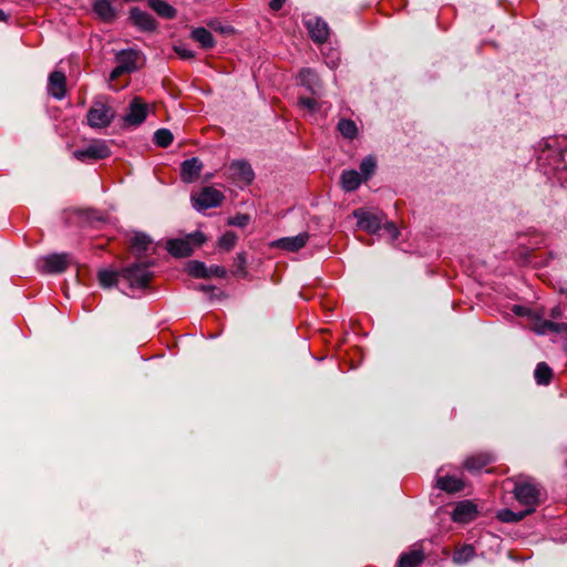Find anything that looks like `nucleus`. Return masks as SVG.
<instances>
[{
  "instance_id": "obj_1",
  "label": "nucleus",
  "mask_w": 567,
  "mask_h": 567,
  "mask_svg": "<svg viewBox=\"0 0 567 567\" xmlns=\"http://www.w3.org/2000/svg\"><path fill=\"white\" fill-rule=\"evenodd\" d=\"M538 164L546 175L556 176L563 184L567 183V140H548L539 152Z\"/></svg>"
},
{
  "instance_id": "obj_2",
  "label": "nucleus",
  "mask_w": 567,
  "mask_h": 567,
  "mask_svg": "<svg viewBox=\"0 0 567 567\" xmlns=\"http://www.w3.org/2000/svg\"><path fill=\"white\" fill-rule=\"evenodd\" d=\"M151 264L136 262L121 269V278L124 279L131 288H146L152 279Z\"/></svg>"
},
{
  "instance_id": "obj_3",
  "label": "nucleus",
  "mask_w": 567,
  "mask_h": 567,
  "mask_svg": "<svg viewBox=\"0 0 567 567\" xmlns=\"http://www.w3.org/2000/svg\"><path fill=\"white\" fill-rule=\"evenodd\" d=\"M114 117L113 109L102 101H94L86 115L89 126L99 130L110 126Z\"/></svg>"
},
{
  "instance_id": "obj_4",
  "label": "nucleus",
  "mask_w": 567,
  "mask_h": 567,
  "mask_svg": "<svg viewBox=\"0 0 567 567\" xmlns=\"http://www.w3.org/2000/svg\"><path fill=\"white\" fill-rule=\"evenodd\" d=\"M204 241L205 236L200 231H196L186 238L168 240L166 249L174 257H187L193 252L195 246H199Z\"/></svg>"
},
{
  "instance_id": "obj_5",
  "label": "nucleus",
  "mask_w": 567,
  "mask_h": 567,
  "mask_svg": "<svg viewBox=\"0 0 567 567\" xmlns=\"http://www.w3.org/2000/svg\"><path fill=\"white\" fill-rule=\"evenodd\" d=\"M141 54L133 49L122 50L116 53V66L111 72V80H115L125 73H132L138 69Z\"/></svg>"
},
{
  "instance_id": "obj_6",
  "label": "nucleus",
  "mask_w": 567,
  "mask_h": 567,
  "mask_svg": "<svg viewBox=\"0 0 567 567\" xmlns=\"http://www.w3.org/2000/svg\"><path fill=\"white\" fill-rule=\"evenodd\" d=\"M514 493L518 503L526 507L525 511L528 514L533 513L539 504L540 491L530 482L516 484Z\"/></svg>"
},
{
  "instance_id": "obj_7",
  "label": "nucleus",
  "mask_w": 567,
  "mask_h": 567,
  "mask_svg": "<svg viewBox=\"0 0 567 567\" xmlns=\"http://www.w3.org/2000/svg\"><path fill=\"white\" fill-rule=\"evenodd\" d=\"M223 199V193L212 186H206L192 195L193 206L199 212L219 206Z\"/></svg>"
},
{
  "instance_id": "obj_8",
  "label": "nucleus",
  "mask_w": 567,
  "mask_h": 567,
  "mask_svg": "<svg viewBox=\"0 0 567 567\" xmlns=\"http://www.w3.org/2000/svg\"><path fill=\"white\" fill-rule=\"evenodd\" d=\"M72 262L69 254H52L38 260L37 267L43 274L63 272Z\"/></svg>"
},
{
  "instance_id": "obj_9",
  "label": "nucleus",
  "mask_w": 567,
  "mask_h": 567,
  "mask_svg": "<svg viewBox=\"0 0 567 567\" xmlns=\"http://www.w3.org/2000/svg\"><path fill=\"white\" fill-rule=\"evenodd\" d=\"M110 155V147L103 140H95L86 147L73 152V156L81 162L86 159H104Z\"/></svg>"
},
{
  "instance_id": "obj_10",
  "label": "nucleus",
  "mask_w": 567,
  "mask_h": 567,
  "mask_svg": "<svg viewBox=\"0 0 567 567\" xmlns=\"http://www.w3.org/2000/svg\"><path fill=\"white\" fill-rule=\"evenodd\" d=\"M148 114V105L138 96H135L128 105L127 113L123 116V122L127 126L141 125Z\"/></svg>"
},
{
  "instance_id": "obj_11",
  "label": "nucleus",
  "mask_w": 567,
  "mask_h": 567,
  "mask_svg": "<svg viewBox=\"0 0 567 567\" xmlns=\"http://www.w3.org/2000/svg\"><path fill=\"white\" fill-rule=\"evenodd\" d=\"M305 25L309 32L310 38L316 43H323L329 37L328 23L319 17L307 16L305 17Z\"/></svg>"
},
{
  "instance_id": "obj_12",
  "label": "nucleus",
  "mask_w": 567,
  "mask_h": 567,
  "mask_svg": "<svg viewBox=\"0 0 567 567\" xmlns=\"http://www.w3.org/2000/svg\"><path fill=\"white\" fill-rule=\"evenodd\" d=\"M435 486L446 493H456L464 488V482L456 475L443 474V467L437 471Z\"/></svg>"
},
{
  "instance_id": "obj_13",
  "label": "nucleus",
  "mask_w": 567,
  "mask_h": 567,
  "mask_svg": "<svg viewBox=\"0 0 567 567\" xmlns=\"http://www.w3.org/2000/svg\"><path fill=\"white\" fill-rule=\"evenodd\" d=\"M229 174L234 179L246 184L251 183L255 176L250 164L243 159L234 161L230 163Z\"/></svg>"
},
{
  "instance_id": "obj_14",
  "label": "nucleus",
  "mask_w": 567,
  "mask_h": 567,
  "mask_svg": "<svg viewBox=\"0 0 567 567\" xmlns=\"http://www.w3.org/2000/svg\"><path fill=\"white\" fill-rule=\"evenodd\" d=\"M299 83L316 96H320L322 94L321 81L318 74L311 69H303L300 71Z\"/></svg>"
},
{
  "instance_id": "obj_15",
  "label": "nucleus",
  "mask_w": 567,
  "mask_h": 567,
  "mask_svg": "<svg viewBox=\"0 0 567 567\" xmlns=\"http://www.w3.org/2000/svg\"><path fill=\"white\" fill-rule=\"evenodd\" d=\"M354 217L358 219L359 227L369 233L373 234L381 229L382 219L375 214L359 209L354 212Z\"/></svg>"
},
{
  "instance_id": "obj_16",
  "label": "nucleus",
  "mask_w": 567,
  "mask_h": 567,
  "mask_svg": "<svg viewBox=\"0 0 567 567\" xmlns=\"http://www.w3.org/2000/svg\"><path fill=\"white\" fill-rule=\"evenodd\" d=\"M477 515L476 505L471 501H462L455 506L452 519L456 523H468Z\"/></svg>"
},
{
  "instance_id": "obj_17",
  "label": "nucleus",
  "mask_w": 567,
  "mask_h": 567,
  "mask_svg": "<svg viewBox=\"0 0 567 567\" xmlns=\"http://www.w3.org/2000/svg\"><path fill=\"white\" fill-rule=\"evenodd\" d=\"M309 234L308 233H300L296 236L291 237H282L275 241V246L277 248L287 250V251H298L301 248L306 246V244L309 240Z\"/></svg>"
},
{
  "instance_id": "obj_18",
  "label": "nucleus",
  "mask_w": 567,
  "mask_h": 567,
  "mask_svg": "<svg viewBox=\"0 0 567 567\" xmlns=\"http://www.w3.org/2000/svg\"><path fill=\"white\" fill-rule=\"evenodd\" d=\"M203 163L197 157L185 159L181 166V176L183 182L193 183L200 174Z\"/></svg>"
},
{
  "instance_id": "obj_19",
  "label": "nucleus",
  "mask_w": 567,
  "mask_h": 567,
  "mask_svg": "<svg viewBox=\"0 0 567 567\" xmlns=\"http://www.w3.org/2000/svg\"><path fill=\"white\" fill-rule=\"evenodd\" d=\"M48 91L53 97L58 100H61L65 96L64 73L54 71L49 75Z\"/></svg>"
},
{
  "instance_id": "obj_20",
  "label": "nucleus",
  "mask_w": 567,
  "mask_h": 567,
  "mask_svg": "<svg viewBox=\"0 0 567 567\" xmlns=\"http://www.w3.org/2000/svg\"><path fill=\"white\" fill-rule=\"evenodd\" d=\"M130 19L142 31H152L156 28V23L152 16L138 8H132Z\"/></svg>"
},
{
  "instance_id": "obj_21",
  "label": "nucleus",
  "mask_w": 567,
  "mask_h": 567,
  "mask_svg": "<svg viewBox=\"0 0 567 567\" xmlns=\"http://www.w3.org/2000/svg\"><path fill=\"white\" fill-rule=\"evenodd\" d=\"M93 11L104 22H112L117 16L116 9L112 6L110 0H95Z\"/></svg>"
},
{
  "instance_id": "obj_22",
  "label": "nucleus",
  "mask_w": 567,
  "mask_h": 567,
  "mask_svg": "<svg viewBox=\"0 0 567 567\" xmlns=\"http://www.w3.org/2000/svg\"><path fill=\"white\" fill-rule=\"evenodd\" d=\"M363 181L360 173L354 169L343 171L341 174V185L346 192L355 190Z\"/></svg>"
},
{
  "instance_id": "obj_23",
  "label": "nucleus",
  "mask_w": 567,
  "mask_h": 567,
  "mask_svg": "<svg viewBox=\"0 0 567 567\" xmlns=\"http://www.w3.org/2000/svg\"><path fill=\"white\" fill-rule=\"evenodd\" d=\"M424 554L420 549L403 553L398 561V567H417L422 564Z\"/></svg>"
},
{
  "instance_id": "obj_24",
  "label": "nucleus",
  "mask_w": 567,
  "mask_h": 567,
  "mask_svg": "<svg viewBox=\"0 0 567 567\" xmlns=\"http://www.w3.org/2000/svg\"><path fill=\"white\" fill-rule=\"evenodd\" d=\"M192 39L198 42L203 49H210L215 45L213 34L203 27L193 29Z\"/></svg>"
},
{
  "instance_id": "obj_25",
  "label": "nucleus",
  "mask_w": 567,
  "mask_h": 567,
  "mask_svg": "<svg viewBox=\"0 0 567 567\" xmlns=\"http://www.w3.org/2000/svg\"><path fill=\"white\" fill-rule=\"evenodd\" d=\"M564 324L565 323H557L549 320H537L533 326V330L537 334H547L549 332L561 333Z\"/></svg>"
},
{
  "instance_id": "obj_26",
  "label": "nucleus",
  "mask_w": 567,
  "mask_h": 567,
  "mask_svg": "<svg viewBox=\"0 0 567 567\" xmlns=\"http://www.w3.org/2000/svg\"><path fill=\"white\" fill-rule=\"evenodd\" d=\"M150 7L162 18L173 19L176 17V10L164 0H148Z\"/></svg>"
},
{
  "instance_id": "obj_27",
  "label": "nucleus",
  "mask_w": 567,
  "mask_h": 567,
  "mask_svg": "<svg viewBox=\"0 0 567 567\" xmlns=\"http://www.w3.org/2000/svg\"><path fill=\"white\" fill-rule=\"evenodd\" d=\"M152 245V239L150 236L143 233H136L131 238V247L135 254H142L150 249Z\"/></svg>"
},
{
  "instance_id": "obj_28",
  "label": "nucleus",
  "mask_w": 567,
  "mask_h": 567,
  "mask_svg": "<svg viewBox=\"0 0 567 567\" xmlns=\"http://www.w3.org/2000/svg\"><path fill=\"white\" fill-rule=\"evenodd\" d=\"M99 282L103 288H111L115 286L121 278V270L113 271L109 269L100 270L97 274Z\"/></svg>"
},
{
  "instance_id": "obj_29",
  "label": "nucleus",
  "mask_w": 567,
  "mask_h": 567,
  "mask_svg": "<svg viewBox=\"0 0 567 567\" xmlns=\"http://www.w3.org/2000/svg\"><path fill=\"white\" fill-rule=\"evenodd\" d=\"M491 461H492V458L489 455H486V454L475 455V456L468 457L465 461L464 466L468 471H480L484 466H486L488 463H491Z\"/></svg>"
},
{
  "instance_id": "obj_30",
  "label": "nucleus",
  "mask_w": 567,
  "mask_h": 567,
  "mask_svg": "<svg viewBox=\"0 0 567 567\" xmlns=\"http://www.w3.org/2000/svg\"><path fill=\"white\" fill-rule=\"evenodd\" d=\"M338 131L343 137L353 140L357 136L358 127L352 120L342 118L338 123Z\"/></svg>"
},
{
  "instance_id": "obj_31",
  "label": "nucleus",
  "mask_w": 567,
  "mask_h": 567,
  "mask_svg": "<svg viewBox=\"0 0 567 567\" xmlns=\"http://www.w3.org/2000/svg\"><path fill=\"white\" fill-rule=\"evenodd\" d=\"M187 271L195 278H208L212 276V269H208L204 262L190 261L187 265Z\"/></svg>"
},
{
  "instance_id": "obj_32",
  "label": "nucleus",
  "mask_w": 567,
  "mask_h": 567,
  "mask_svg": "<svg viewBox=\"0 0 567 567\" xmlns=\"http://www.w3.org/2000/svg\"><path fill=\"white\" fill-rule=\"evenodd\" d=\"M475 555V549L472 545H464L463 547L455 550L453 560L456 564H466Z\"/></svg>"
},
{
  "instance_id": "obj_33",
  "label": "nucleus",
  "mask_w": 567,
  "mask_h": 567,
  "mask_svg": "<svg viewBox=\"0 0 567 567\" xmlns=\"http://www.w3.org/2000/svg\"><path fill=\"white\" fill-rule=\"evenodd\" d=\"M534 375L538 384L545 385L549 383L553 372L551 369L545 362H540L536 365Z\"/></svg>"
},
{
  "instance_id": "obj_34",
  "label": "nucleus",
  "mask_w": 567,
  "mask_h": 567,
  "mask_svg": "<svg viewBox=\"0 0 567 567\" xmlns=\"http://www.w3.org/2000/svg\"><path fill=\"white\" fill-rule=\"evenodd\" d=\"M377 162L373 156H367L362 159L360 164V175L361 177L367 181L369 179L375 171Z\"/></svg>"
},
{
  "instance_id": "obj_35",
  "label": "nucleus",
  "mask_w": 567,
  "mask_h": 567,
  "mask_svg": "<svg viewBox=\"0 0 567 567\" xmlns=\"http://www.w3.org/2000/svg\"><path fill=\"white\" fill-rule=\"evenodd\" d=\"M528 513L526 511L513 512L511 509H502L497 514V518L504 523H516L522 520Z\"/></svg>"
},
{
  "instance_id": "obj_36",
  "label": "nucleus",
  "mask_w": 567,
  "mask_h": 567,
  "mask_svg": "<svg viewBox=\"0 0 567 567\" xmlns=\"http://www.w3.org/2000/svg\"><path fill=\"white\" fill-rule=\"evenodd\" d=\"M154 141L157 146L167 147L173 142V134L169 130L159 128L154 134Z\"/></svg>"
},
{
  "instance_id": "obj_37",
  "label": "nucleus",
  "mask_w": 567,
  "mask_h": 567,
  "mask_svg": "<svg viewBox=\"0 0 567 567\" xmlns=\"http://www.w3.org/2000/svg\"><path fill=\"white\" fill-rule=\"evenodd\" d=\"M246 264H247V259H246L245 252L237 254V256L235 258V267L236 268L234 270V275L238 276V277H246V275H247Z\"/></svg>"
},
{
  "instance_id": "obj_38",
  "label": "nucleus",
  "mask_w": 567,
  "mask_h": 567,
  "mask_svg": "<svg viewBox=\"0 0 567 567\" xmlns=\"http://www.w3.org/2000/svg\"><path fill=\"white\" fill-rule=\"evenodd\" d=\"M236 241H237V236L235 233L233 231H227L220 238H219V247L225 249V250H230L235 245H236Z\"/></svg>"
},
{
  "instance_id": "obj_39",
  "label": "nucleus",
  "mask_w": 567,
  "mask_h": 567,
  "mask_svg": "<svg viewBox=\"0 0 567 567\" xmlns=\"http://www.w3.org/2000/svg\"><path fill=\"white\" fill-rule=\"evenodd\" d=\"M298 104L305 110L310 112H315L319 110V102L315 97H305L301 96L298 99Z\"/></svg>"
},
{
  "instance_id": "obj_40",
  "label": "nucleus",
  "mask_w": 567,
  "mask_h": 567,
  "mask_svg": "<svg viewBox=\"0 0 567 567\" xmlns=\"http://www.w3.org/2000/svg\"><path fill=\"white\" fill-rule=\"evenodd\" d=\"M249 223V216L238 214L229 220V224L237 227H245Z\"/></svg>"
},
{
  "instance_id": "obj_41",
  "label": "nucleus",
  "mask_w": 567,
  "mask_h": 567,
  "mask_svg": "<svg viewBox=\"0 0 567 567\" xmlns=\"http://www.w3.org/2000/svg\"><path fill=\"white\" fill-rule=\"evenodd\" d=\"M175 52L183 59H193L194 58V52L184 47V45H177L175 47Z\"/></svg>"
},
{
  "instance_id": "obj_42",
  "label": "nucleus",
  "mask_w": 567,
  "mask_h": 567,
  "mask_svg": "<svg viewBox=\"0 0 567 567\" xmlns=\"http://www.w3.org/2000/svg\"><path fill=\"white\" fill-rule=\"evenodd\" d=\"M384 230L390 235L392 240H395L399 237V229L394 223H385Z\"/></svg>"
},
{
  "instance_id": "obj_43",
  "label": "nucleus",
  "mask_w": 567,
  "mask_h": 567,
  "mask_svg": "<svg viewBox=\"0 0 567 567\" xmlns=\"http://www.w3.org/2000/svg\"><path fill=\"white\" fill-rule=\"evenodd\" d=\"M209 269H212V276H217L220 278L226 276V270L220 266H213Z\"/></svg>"
},
{
  "instance_id": "obj_44",
  "label": "nucleus",
  "mask_w": 567,
  "mask_h": 567,
  "mask_svg": "<svg viewBox=\"0 0 567 567\" xmlns=\"http://www.w3.org/2000/svg\"><path fill=\"white\" fill-rule=\"evenodd\" d=\"M285 2H286V0H270L269 7L271 10L278 11L282 8Z\"/></svg>"
},
{
  "instance_id": "obj_45",
  "label": "nucleus",
  "mask_w": 567,
  "mask_h": 567,
  "mask_svg": "<svg viewBox=\"0 0 567 567\" xmlns=\"http://www.w3.org/2000/svg\"><path fill=\"white\" fill-rule=\"evenodd\" d=\"M513 312L517 316H526L528 313V309L523 306L515 305L513 307Z\"/></svg>"
},
{
  "instance_id": "obj_46",
  "label": "nucleus",
  "mask_w": 567,
  "mask_h": 567,
  "mask_svg": "<svg viewBox=\"0 0 567 567\" xmlns=\"http://www.w3.org/2000/svg\"><path fill=\"white\" fill-rule=\"evenodd\" d=\"M197 289H198V290H200V291H204V292H208V291H212V290H213V287H210V286H205V285H199V286L197 287Z\"/></svg>"
},
{
  "instance_id": "obj_47",
  "label": "nucleus",
  "mask_w": 567,
  "mask_h": 567,
  "mask_svg": "<svg viewBox=\"0 0 567 567\" xmlns=\"http://www.w3.org/2000/svg\"><path fill=\"white\" fill-rule=\"evenodd\" d=\"M7 20H8V14L2 9H0V21H7Z\"/></svg>"
},
{
  "instance_id": "obj_48",
  "label": "nucleus",
  "mask_w": 567,
  "mask_h": 567,
  "mask_svg": "<svg viewBox=\"0 0 567 567\" xmlns=\"http://www.w3.org/2000/svg\"><path fill=\"white\" fill-rule=\"evenodd\" d=\"M565 336V347L567 349V323L564 324V329L561 332Z\"/></svg>"
}]
</instances>
